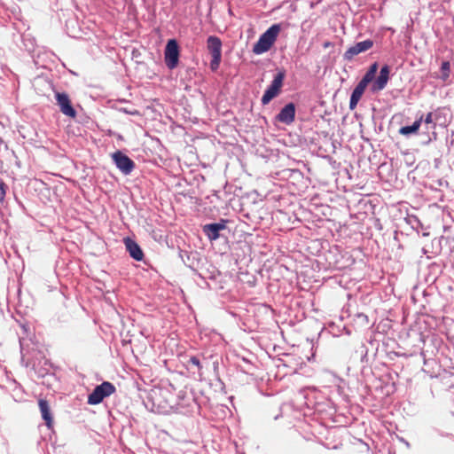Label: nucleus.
Wrapping results in <instances>:
<instances>
[{
	"instance_id": "a211bd4d",
	"label": "nucleus",
	"mask_w": 454,
	"mask_h": 454,
	"mask_svg": "<svg viewBox=\"0 0 454 454\" xmlns=\"http://www.w3.org/2000/svg\"><path fill=\"white\" fill-rule=\"evenodd\" d=\"M450 65L449 61H443L441 66V79L445 82L450 77Z\"/></svg>"
},
{
	"instance_id": "f257e3e1",
	"label": "nucleus",
	"mask_w": 454,
	"mask_h": 454,
	"mask_svg": "<svg viewBox=\"0 0 454 454\" xmlns=\"http://www.w3.org/2000/svg\"><path fill=\"white\" fill-rule=\"evenodd\" d=\"M281 30L280 24H273L270 26L258 39L253 47V52L255 54H262L268 51L273 45Z\"/></svg>"
},
{
	"instance_id": "4468645a",
	"label": "nucleus",
	"mask_w": 454,
	"mask_h": 454,
	"mask_svg": "<svg viewBox=\"0 0 454 454\" xmlns=\"http://www.w3.org/2000/svg\"><path fill=\"white\" fill-rule=\"evenodd\" d=\"M38 405L42 414V418L45 421L47 428L51 429L52 427L53 421L48 401L45 399H40L38 401Z\"/></svg>"
},
{
	"instance_id": "dca6fc26",
	"label": "nucleus",
	"mask_w": 454,
	"mask_h": 454,
	"mask_svg": "<svg viewBox=\"0 0 454 454\" xmlns=\"http://www.w3.org/2000/svg\"><path fill=\"white\" fill-rule=\"evenodd\" d=\"M377 70H378V64L373 63L369 67L368 71L365 73V74L364 75V77L362 78L361 81H363L366 84H369L374 79Z\"/></svg>"
},
{
	"instance_id": "9b49d317",
	"label": "nucleus",
	"mask_w": 454,
	"mask_h": 454,
	"mask_svg": "<svg viewBox=\"0 0 454 454\" xmlns=\"http://www.w3.org/2000/svg\"><path fill=\"white\" fill-rule=\"evenodd\" d=\"M295 106L293 103L286 105L277 115L278 121L285 124H291L294 121Z\"/></svg>"
},
{
	"instance_id": "412c9836",
	"label": "nucleus",
	"mask_w": 454,
	"mask_h": 454,
	"mask_svg": "<svg viewBox=\"0 0 454 454\" xmlns=\"http://www.w3.org/2000/svg\"><path fill=\"white\" fill-rule=\"evenodd\" d=\"M43 285L45 286V288H46V290H47L48 292H52V291L54 290V287H53V286H50V285H48V284H46V283H44Z\"/></svg>"
},
{
	"instance_id": "6ab92c4d",
	"label": "nucleus",
	"mask_w": 454,
	"mask_h": 454,
	"mask_svg": "<svg viewBox=\"0 0 454 454\" xmlns=\"http://www.w3.org/2000/svg\"><path fill=\"white\" fill-rule=\"evenodd\" d=\"M6 185L4 183H0V202H2L5 197Z\"/></svg>"
},
{
	"instance_id": "5701e85b",
	"label": "nucleus",
	"mask_w": 454,
	"mask_h": 454,
	"mask_svg": "<svg viewBox=\"0 0 454 454\" xmlns=\"http://www.w3.org/2000/svg\"><path fill=\"white\" fill-rule=\"evenodd\" d=\"M52 91L54 93L55 98L57 99V90H55V88L53 86H52Z\"/></svg>"
},
{
	"instance_id": "f3484780",
	"label": "nucleus",
	"mask_w": 454,
	"mask_h": 454,
	"mask_svg": "<svg viewBox=\"0 0 454 454\" xmlns=\"http://www.w3.org/2000/svg\"><path fill=\"white\" fill-rule=\"evenodd\" d=\"M440 114H441L440 109H438L434 112L428 113L424 119L425 123H427V124L433 123L434 124L433 128H434L437 123V115H440Z\"/></svg>"
},
{
	"instance_id": "f8f14e48",
	"label": "nucleus",
	"mask_w": 454,
	"mask_h": 454,
	"mask_svg": "<svg viewBox=\"0 0 454 454\" xmlns=\"http://www.w3.org/2000/svg\"><path fill=\"white\" fill-rule=\"evenodd\" d=\"M124 244L129 255L136 261H141L144 258V253L139 245L129 238L124 239Z\"/></svg>"
},
{
	"instance_id": "2eb2a0df",
	"label": "nucleus",
	"mask_w": 454,
	"mask_h": 454,
	"mask_svg": "<svg viewBox=\"0 0 454 454\" xmlns=\"http://www.w3.org/2000/svg\"><path fill=\"white\" fill-rule=\"evenodd\" d=\"M422 121L423 117L421 116L419 119L416 120L412 125L402 127L399 129V133L403 136H409L411 134L416 133L419 130Z\"/></svg>"
},
{
	"instance_id": "7ed1b4c3",
	"label": "nucleus",
	"mask_w": 454,
	"mask_h": 454,
	"mask_svg": "<svg viewBox=\"0 0 454 454\" xmlns=\"http://www.w3.org/2000/svg\"><path fill=\"white\" fill-rule=\"evenodd\" d=\"M115 392V387L108 382L104 381L102 384L97 386L91 394L88 396L89 404H98L105 397H107Z\"/></svg>"
},
{
	"instance_id": "0eeeda50",
	"label": "nucleus",
	"mask_w": 454,
	"mask_h": 454,
	"mask_svg": "<svg viewBox=\"0 0 454 454\" xmlns=\"http://www.w3.org/2000/svg\"><path fill=\"white\" fill-rule=\"evenodd\" d=\"M59 108L60 112L70 119H76L77 111L66 93H59Z\"/></svg>"
},
{
	"instance_id": "393cba45",
	"label": "nucleus",
	"mask_w": 454,
	"mask_h": 454,
	"mask_svg": "<svg viewBox=\"0 0 454 454\" xmlns=\"http://www.w3.org/2000/svg\"><path fill=\"white\" fill-rule=\"evenodd\" d=\"M440 116H441V114H440V115H437V122H438V121H439V120H440Z\"/></svg>"
},
{
	"instance_id": "20e7f679",
	"label": "nucleus",
	"mask_w": 454,
	"mask_h": 454,
	"mask_svg": "<svg viewBox=\"0 0 454 454\" xmlns=\"http://www.w3.org/2000/svg\"><path fill=\"white\" fill-rule=\"evenodd\" d=\"M285 78V72L279 71L275 76L270 85L264 91L262 97V105L269 104L280 91Z\"/></svg>"
},
{
	"instance_id": "9d476101",
	"label": "nucleus",
	"mask_w": 454,
	"mask_h": 454,
	"mask_svg": "<svg viewBox=\"0 0 454 454\" xmlns=\"http://www.w3.org/2000/svg\"><path fill=\"white\" fill-rule=\"evenodd\" d=\"M389 72L390 69L388 66H384L381 67L379 76L371 86V90L372 93L379 92L386 87L389 79Z\"/></svg>"
},
{
	"instance_id": "423d86ee",
	"label": "nucleus",
	"mask_w": 454,
	"mask_h": 454,
	"mask_svg": "<svg viewBox=\"0 0 454 454\" xmlns=\"http://www.w3.org/2000/svg\"><path fill=\"white\" fill-rule=\"evenodd\" d=\"M112 159L118 169L124 175H129L135 168L134 161L121 151L114 153Z\"/></svg>"
},
{
	"instance_id": "f03ea898",
	"label": "nucleus",
	"mask_w": 454,
	"mask_h": 454,
	"mask_svg": "<svg viewBox=\"0 0 454 454\" xmlns=\"http://www.w3.org/2000/svg\"><path fill=\"white\" fill-rule=\"evenodd\" d=\"M207 45L212 56L210 69L215 72L218 69L222 59V42L217 36L210 35L207 40Z\"/></svg>"
},
{
	"instance_id": "b1692460",
	"label": "nucleus",
	"mask_w": 454,
	"mask_h": 454,
	"mask_svg": "<svg viewBox=\"0 0 454 454\" xmlns=\"http://www.w3.org/2000/svg\"><path fill=\"white\" fill-rule=\"evenodd\" d=\"M330 45H331V43H330L329 42H326V43H324V47H325V48H327V47H329Z\"/></svg>"
},
{
	"instance_id": "6e6552de",
	"label": "nucleus",
	"mask_w": 454,
	"mask_h": 454,
	"mask_svg": "<svg viewBox=\"0 0 454 454\" xmlns=\"http://www.w3.org/2000/svg\"><path fill=\"white\" fill-rule=\"evenodd\" d=\"M373 45V42L370 39L359 42L355 45L349 47L344 53V59L351 60L355 56L359 53L364 52L370 50Z\"/></svg>"
},
{
	"instance_id": "1a4fd4ad",
	"label": "nucleus",
	"mask_w": 454,
	"mask_h": 454,
	"mask_svg": "<svg viewBox=\"0 0 454 454\" xmlns=\"http://www.w3.org/2000/svg\"><path fill=\"white\" fill-rule=\"evenodd\" d=\"M226 221L214 223L203 226V232L210 241L216 240L220 237V231L226 228Z\"/></svg>"
},
{
	"instance_id": "aec40b11",
	"label": "nucleus",
	"mask_w": 454,
	"mask_h": 454,
	"mask_svg": "<svg viewBox=\"0 0 454 454\" xmlns=\"http://www.w3.org/2000/svg\"><path fill=\"white\" fill-rule=\"evenodd\" d=\"M189 363L197 366L199 369L201 368L200 362L196 356H192L189 360Z\"/></svg>"
},
{
	"instance_id": "4be33fe9",
	"label": "nucleus",
	"mask_w": 454,
	"mask_h": 454,
	"mask_svg": "<svg viewBox=\"0 0 454 454\" xmlns=\"http://www.w3.org/2000/svg\"><path fill=\"white\" fill-rule=\"evenodd\" d=\"M20 353H21V356H22V359H24V347H23V344L20 342Z\"/></svg>"
},
{
	"instance_id": "39448f33",
	"label": "nucleus",
	"mask_w": 454,
	"mask_h": 454,
	"mask_svg": "<svg viewBox=\"0 0 454 454\" xmlns=\"http://www.w3.org/2000/svg\"><path fill=\"white\" fill-rule=\"evenodd\" d=\"M164 60L169 69H174L178 65L179 47L175 39H170L165 48Z\"/></svg>"
},
{
	"instance_id": "ddd939ff",
	"label": "nucleus",
	"mask_w": 454,
	"mask_h": 454,
	"mask_svg": "<svg viewBox=\"0 0 454 454\" xmlns=\"http://www.w3.org/2000/svg\"><path fill=\"white\" fill-rule=\"evenodd\" d=\"M367 85L368 84H366L363 81H360L358 82V84L356 86V88L354 89V90L352 91V94L350 96V100H349V109L350 110H354L356 107Z\"/></svg>"
}]
</instances>
